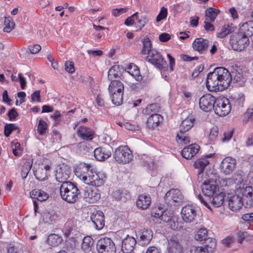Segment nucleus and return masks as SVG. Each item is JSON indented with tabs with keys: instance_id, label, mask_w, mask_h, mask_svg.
I'll return each instance as SVG.
<instances>
[{
	"instance_id": "obj_1",
	"label": "nucleus",
	"mask_w": 253,
	"mask_h": 253,
	"mask_svg": "<svg viewBox=\"0 0 253 253\" xmlns=\"http://www.w3.org/2000/svg\"><path fill=\"white\" fill-rule=\"evenodd\" d=\"M231 82V74L223 67L215 68L207 77L206 86L211 91H222L227 88Z\"/></svg>"
},
{
	"instance_id": "obj_2",
	"label": "nucleus",
	"mask_w": 253,
	"mask_h": 253,
	"mask_svg": "<svg viewBox=\"0 0 253 253\" xmlns=\"http://www.w3.org/2000/svg\"><path fill=\"white\" fill-rule=\"evenodd\" d=\"M89 167L85 164L80 165V168L76 170V174L80 177L84 182L88 185L96 187L100 186L104 184V179L102 175L98 173L89 171Z\"/></svg>"
},
{
	"instance_id": "obj_3",
	"label": "nucleus",
	"mask_w": 253,
	"mask_h": 253,
	"mask_svg": "<svg viewBox=\"0 0 253 253\" xmlns=\"http://www.w3.org/2000/svg\"><path fill=\"white\" fill-rule=\"evenodd\" d=\"M60 194L63 200L69 203H74L78 200L80 192L75 184L65 182L60 186Z\"/></svg>"
},
{
	"instance_id": "obj_4",
	"label": "nucleus",
	"mask_w": 253,
	"mask_h": 253,
	"mask_svg": "<svg viewBox=\"0 0 253 253\" xmlns=\"http://www.w3.org/2000/svg\"><path fill=\"white\" fill-rule=\"evenodd\" d=\"M249 44V39L244 32H235L230 36V44L234 50L243 51Z\"/></svg>"
},
{
	"instance_id": "obj_5",
	"label": "nucleus",
	"mask_w": 253,
	"mask_h": 253,
	"mask_svg": "<svg viewBox=\"0 0 253 253\" xmlns=\"http://www.w3.org/2000/svg\"><path fill=\"white\" fill-rule=\"evenodd\" d=\"M201 189L203 193L211 199V196L217 194L219 191V186L216 180L213 178L207 177V174L204 176V180L202 182Z\"/></svg>"
},
{
	"instance_id": "obj_6",
	"label": "nucleus",
	"mask_w": 253,
	"mask_h": 253,
	"mask_svg": "<svg viewBox=\"0 0 253 253\" xmlns=\"http://www.w3.org/2000/svg\"><path fill=\"white\" fill-rule=\"evenodd\" d=\"M113 157L118 163L126 164L132 160L133 155L127 146H120L115 149Z\"/></svg>"
},
{
	"instance_id": "obj_7",
	"label": "nucleus",
	"mask_w": 253,
	"mask_h": 253,
	"mask_svg": "<svg viewBox=\"0 0 253 253\" xmlns=\"http://www.w3.org/2000/svg\"><path fill=\"white\" fill-rule=\"evenodd\" d=\"M231 109L229 100L225 98H217L214 104V110L219 116H225L229 114Z\"/></svg>"
},
{
	"instance_id": "obj_8",
	"label": "nucleus",
	"mask_w": 253,
	"mask_h": 253,
	"mask_svg": "<svg viewBox=\"0 0 253 253\" xmlns=\"http://www.w3.org/2000/svg\"><path fill=\"white\" fill-rule=\"evenodd\" d=\"M96 250L98 253H116L114 243L109 238L100 239L97 242Z\"/></svg>"
},
{
	"instance_id": "obj_9",
	"label": "nucleus",
	"mask_w": 253,
	"mask_h": 253,
	"mask_svg": "<svg viewBox=\"0 0 253 253\" xmlns=\"http://www.w3.org/2000/svg\"><path fill=\"white\" fill-rule=\"evenodd\" d=\"M146 60L160 69H162L167 66V62L161 54L154 49L149 52Z\"/></svg>"
},
{
	"instance_id": "obj_10",
	"label": "nucleus",
	"mask_w": 253,
	"mask_h": 253,
	"mask_svg": "<svg viewBox=\"0 0 253 253\" xmlns=\"http://www.w3.org/2000/svg\"><path fill=\"white\" fill-rule=\"evenodd\" d=\"M214 154H211L205 156V158H202L197 159L194 164L195 169L198 170L197 173V181L198 182H202L204 180V170L206 166L210 163L207 159L208 158L212 157Z\"/></svg>"
},
{
	"instance_id": "obj_11",
	"label": "nucleus",
	"mask_w": 253,
	"mask_h": 253,
	"mask_svg": "<svg viewBox=\"0 0 253 253\" xmlns=\"http://www.w3.org/2000/svg\"><path fill=\"white\" fill-rule=\"evenodd\" d=\"M216 100L213 96L210 94L203 95L199 100L200 107L206 112L214 109Z\"/></svg>"
},
{
	"instance_id": "obj_12",
	"label": "nucleus",
	"mask_w": 253,
	"mask_h": 253,
	"mask_svg": "<svg viewBox=\"0 0 253 253\" xmlns=\"http://www.w3.org/2000/svg\"><path fill=\"white\" fill-rule=\"evenodd\" d=\"M241 197L244 202V207L246 208H250L253 205V187L247 186L240 190Z\"/></svg>"
},
{
	"instance_id": "obj_13",
	"label": "nucleus",
	"mask_w": 253,
	"mask_h": 253,
	"mask_svg": "<svg viewBox=\"0 0 253 253\" xmlns=\"http://www.w3.org/2000/svg\"><path fill=\"white\" fill-rule=\"evenodd\" d=\"M236 165L235 159L227 157L225 158L220 164L221 171L225 175L231 173L235 169Z\"/></svg>"
},
{
	"instance_id": "obj_14",
	"label": "nucleus",
	"mask_w": 253,
	"mask_h": 253,
	"mask_svg": "<svg viewBox=\"0 0 253 253\" xmlns=\"http://www.w3.org/2000/svg\"><path fill=\"white\" fill-rule=\"evenodd\" d=\"M231 77V81H233L240 86L243 85L247 80L246 73L237 66L233 69Z\"/></svg>"
},
{
	"instance_id": "obj_15",
	"label": "nucleus",
	"mask_w": 253,
	"mask_h": 253,
	"mask_svg": "<svg viewBox=\"0 0 253 253\" xmlns=\"http://www.w3.org/2000/svg\"><path fill=\"white\" fill-rule=\"evenodd\" d=\"M167 251V253H184L183 248L175 236H171L168 240Z\"/></svg>"
},
{
	"instance_id": "obj_16",
	"label": "nucleus",
	"mask_w": 253,
	"mask_h": 253,
	"mask_svg": "<svg viewBox=\"0 0 253 253\" xmlns=\"http://www.w3.org/2000/svg\"><path fill=\"white\" fill-rule=\"evenodd\" d=\"M112 149V147L109 145L97 148L94 151V156L97 160L103 161L111 156Z\"/></svg>"
},
{
	"instance_id": "obj_17",
	"label": "nucleus",
	"mask_w": 253,
	"mask_h": 253,
	"mask_svg": "<svg viewBox=\"0 0 253 253\" xmlns=\"http://www.w3.org/2000/svg\"><path fill=\"white\" fill-rule=\"evenodd\" d=\"M135 239L127 235L122 240L121 250L124 253H131L136 245Z\"/></svg>"
},
{
	"instance_id": "obj_18",
	"label": "nucleus",
	"mask_w": 253,
	"mask_h": 253,
	"mask_svg": "<svg viewBox=\"0 0 253 253\" xmlns=\"http://www.w3.org/2000/svg\"><path fill=\"white\" fill-rule=\"evenodd\" d=\"M93 226L97 230H101L104 226V217L101 211L94 212L90 216Z\"/></svg>"
},
{
	"instance_id": "obj_19",
	"label": "nucleus",
	"mask_w": 253,
	"mask_h": 253,
	"mask_svg": "<svg viewBox=\"0 0 253 253\" xmlns=\"http://www.w3.org/2000/svg\"><path fill=\"white\" fill-rule=\"evenodd\" d=\"M70 170L67 166H63L59 168L56 171L55 174L56 180L62 184L65 182H71L67 180L69 178Z\"/></svg>"
},
{
	"instance_id": "obj_20",
	"label": "nucleus",
	"mask_w": 253,
	"mask_h": 253,
	"mask_svg": "<svg viewBox=\"0 0 253 253\" xmlns=\"http://www.w3.org/2000/svg\"><path fill=\"white\" fill-rule=\"evenodd\" d=\"M181 214L184 221L191 222L194 221L196 216L197 213L194 208L192 206L187 205L182 208Z\"/></svg>"
},
{
	"instance_id": "obj_21",
	"label": "nucleus",
	"mask_w": 253,
	"mask_h": 253,
	"mask_svg": "<svg viewBox=\"0 0 253 253\" xmlns=\"http://www.w3.org/2000/svg\"><path fill=\"white\" fill-rule=\"evenodd\" d=\"M200 146L196 144H192L185 147L181 152L182 156L186 159H189L194 156L199 151Z\"/></svg>"
},
{
	"instance_id": "obj_22",
	"label": "nucleus",
	"mask_w": 253,
	"mask_h": 253,
	"mask_svg": "<svg viewBox=\"0 0 253 253\" xmlns=\"http://www.w3.org/2000/svg\"><path fill=\"white\" fill-rule=\"evenodd\" d=\"M192 46L195 50L202 54L207 50L209 46V41L203 38H197L193 42Z\"/></svg>"
},
{
	"instance_id": "obj_23",
	"label": "nucleus",
	"mask_w": 253,
	"mask_h": 253,
	"mask_svg": "<svg viewBox=\"0 0 253 253\" xmlns=\"http://www.w3.org/2000/svg\"><path fill=\"white\" fill-rule=\"evenodd\" d=\"M228 205L229 208L233 211L239 210L242 206H244V202L241 197L237 195H233L229 199Z\"/></svg>"
},
{
	"instance_id": "obj_24",
	"label": "nucleus",
	"mask_w": 253,
	"mask_h": 253,
	"mask_svg": "<svg viewBox=\"0 0 253 253\" xmlns=\"http://www.w3.org/2000/svg\"><path fill=\"white\" fill-rule=\"evenodd\" d=\"M84 198L86 202L90 203H94L97 201L100 198V194L98 192L96 187L94 189H89L85 191Z\"/></svg>"
},
{
	"instance_id": "obj_25",
	"label": "nucleus",
	"mask_w": 253,
	"mask_h": 253,
	"mask_svg": "<svg viewBox=\"0 0 253 253\" xmlns=\"http://www.w3.org/2000/svg\"><path fill=\"white\" fill-rule=\"evenodd\" d=\"M136 203L138 208L146 210L151 203V198L149 195L141 194L138 196Z\"/></svg>"
},
{
	"instance_id": "obj_26",
	"label": "nucleus",
	"mask_w": 253,
	"mask_h": 253,
	"mask_svg": "<svg viewBox=\"0 0 253 253\" xmlns=\"http://www.w3.org/2000/svg\"><path fill=\"white\" fill-rule=\"evenodd\" d=\"M78 135L83 139L91 140L94 137V132L90 128L80 126L77 130Z\"/></svg>"
},
{
	"instance_id": "obj_27",
	"label": "nucleus",
	"mask_w": 253,
	"mask_h": 253,
	"mask_svg": "<svg viewBox=\"0 0 253 253\" xmlns=\"http://www.w3.org/2000/svg\"><path fill=\"white\" fill-rule=\"evenodd\" d=\"M140 244L142 246L148 245L153 237V232L150 229H143L140 231Z\"/></svg>"
},
{
	"instance_id": "obj_28",
	"label": "nucleus",
	"mask_w": 253,
	"mask_h": 253,
	"mask_svg": "<svg viewBox=\"0 0 253 253\" xmlns=\"http://www.w3.org/2000/svg\"><path fill=\"white\" fill-rule=\"evenodd\" d=\"M111 196L116 200L126 201L130 198L129 192L124 189H118L112 192Z\"/></svg>"
},
{
	"instance_id": "obj_29",
	"label": "nucleus",
	"mask_w": 253,
	"mask_h": 253,
	"mask_svg": "<svg viewBox=\"0 0 253 253\" xmlns=\"http://www.w3.org/2000/svg\"><path fill=\"white\" fill-rule=\"evenodd\" d=\"M149 116L147 119V125L150 128L153 129L158 126L159 124L163 121V117L158 114Z\"/></svg>"
},
{
	"instance_id": "obj_30",
	"label": "nucleus",
	"mask_w": 253,
	"mask_h": 253,
	"mask_svg": "<svg viewBox=\"0 0 253 253\" xmlns=\"http://www.w3.org/2000/svg\"><path fill=\"white\" fill-rule=\"evenodd\" d=\"M194 121L195 119L192 116H188L184 120L180 125L179 132L180 133H184L190 130L193 126Z\"/></svg>"
},
{
	"instance_id": "obj_31",
	"label": "nucleus",
	"mask_w": 253,
	"mask_h": 253,
	"mask_svg": "<svg viewBox=\"0 0 253 253\" xmlns=\"http://www.w3.org/2000/svg\"><path fill=\"white\" fill-rule=\"evenodd\" d=\"M110 94L114 92H123L124 89L123 84L120 81H111L108 88Z\"/></svg>"
},
{
	"instance_id": "obj_32",
	"label": "nucleus",
	"mask_w": 253,
	"mask_h": 253,
	"mask_svg": "<svg viewBox=\"0 0 253 253\" xmlns=\"http://www.w3.org/2000/svg\"><path fill=\"white\" fill-rule=\"evenodd\" d=\"M30 196L32 198L37 199L38 201L42 202L46 200L49 197L47 193L41 189H34L30 192Z\"/></svg>"
},
{
	"instance_id": "obj_33",
	"label": "nucleus",
	"mask_w": 253,
	"mask_h": 253,
	"mask_svg": "<svg viewBox=\"0 0 253 253\" xmlns=\"http://www.w3.org/2000/svg\"><path fill=\"white\" fill-rule=\"evenodd\" d=\"M124 70V68L118 65H115L112 66L109 70L108 73V78L113 81L114 79L119 77L121 75V71Z\"/></svg>"
},
{
	"instance_id": "obj_34",
	"label": "nucleus",
	"mask_w": 253,
	"mask_h": 253,
	"mask_svg": "<svg viewBox=\"0 0 253 253\" xmlns=\"http://www.w3.org/2000/svg\"><path fill=\"white\" fill-rule=\"evenodd\" d=\"M45 222L51 223L55 222L58 218L57 213L53 210L45 211L42 215Z\"/></svg>"
},
{
	"instance_id": "obj_35",
	"label": "nucleus",
	"mask_w": 253,
	"mask_h": 253,
	"mask_svg": "<svg viewBox=\"0 0 253 253\" xmlns=\"http://www.w3.org/2000/svg\"><path fill=\"white\" fill-rule=\"evenodd\" d=\"M220 11L215 8L209 7L205 11L206 20L212 22L214 21Z\"/></svg>"
},
{
	"instance_id": "obj_36",
	"label": "nucleus",
	"mask_w": 253,
	"mask_h": 253,
	"mask_svg": "<svg viewBox=\"0 0 253 253\" xmlns=\"http://www.w3.org/2000/svg\"><path fill=\"white\" fill-rule=\"evenodd\" d=\"M216 245V241L212 238H208L203 243V247L210 253H211L215 249Z\"/></svg>"
},
{
	"instance_id": "obj_37",
	"label": "nucleus",
	"mask_w": 253,
	"mask_h": 253,
	"mask_svg": "<svg viewBox=\"0 0 253 253\" xmlns=\"http://www.w3.org/2000/svg\"><path fill=\"white\" fill-rule=\"evenodd\" d=\"M240 32H244L246 35L252 36L253 35V21L250 20L244 23L240 28Z\"/></svg>"
},
{
	"instance_id": "obj_38",
	"label": "nucleus",
	"mask_w": 253,
	"mask_h": 253,
	"mask_svg": "<svg viewBox=\"0 0 253 253\" xmlns=\"http://www.w3.org/2000/svg\"><path fill=\"white\" fill-rule=\"evenodd\" d=\"M93 240L90 236L84 237L83 240L82 248L85 252H89L91 250Z\"/></svg>"
},
{
	"instance_id": "obj_39",
	"label": "nucleus",
	"mask_w": 253,
	"mask_h": 253,
	"mask_svg": "<svg viewBox=\"0 0 253 253\" xmlns=\"http://www.w3.org/2000/svg\"><path fill=\"white\" fill-rule=\"evenodd\" d=\"M223 194L219 191L218 194L211 196V201L212 205L215 207H219L221 206L223 203Z\"/></svg>"
},
{
	"instance_id": "obj_40",
	"label": "nucleus",
	"mask_w": 253,
	"mask_h": 253,
	"mask_svg": "<svg viewBox=\"0 0 253 253\" xmlns=\"http://www.w3.org/2000/svg\"><path fill=\"white\" fill-rule=\"evenodd\" d=\"M160 107L157 104H151L148 105L144 109L142 113L145 115H151L153 114H158L157 113L159 111Z\"/></svg>"
},
{
	"instance_id": "obj_41",
	"label": "nucleus",
	"mask_w": 253,
	"mask_h": 253,
	"mask_svg": "<svg viewBox=\"0 0 253 253\" xmlns=\"http://www.w3.org/2000/svg\"><path fill=\"white\" fill-rule=\"evenodd\" d=\"M62 241V238L58 235L55 234H51L48 236L47 239V242L49 245L55 247L59 245Z\"/></svg>"
},
{
	"instance_id": "obj_42",
	"label": "nucleus",
	"mask_w": 253,
	"mask_h": 253,
	"mask_svg": "<svg viewBox=\"0 0 253 253\" xmlns=\"http://www.w3.org/2000/svg\"><path fill=\"white\" fill-rule=\"evenodd\" d=\"M129 71L127 73L130 74L136 81H140L142 79L141 76L140 75V71L138 67L134 64H131L128 68ZM126 72V71L125 70Z\"/></svg>"
},
{
	"instance_id": "obj_43",
	"label": "nucleus",
	"mask_w": 253,
	"mask_h": 253,
	"mask_svg": "<svg viewBox=\"0 0 253 253\" xmlns=\"http://www.w3.org/2000/svg\"><path fill=\"white\" fill-rule=\"evenodd\" d=\"M234 31L233 27H231L229 25H225L222 27L221 31L217 34V36L218 38H223Z\"/></svg>"
},
{
	"instance_id": "obj_44",
	"label": "nucleus",
	"mask_w": 253,
	"mask_h": 253,
	"mask_svg": "<svg viewBox=\"0 0 253 253\" xmlns=\"http://www.w3.org/2000/svg\"><path fill=\"white\" fill-rule=\"evenodd\" d=\"M143 47L141 50V53L143 54H149V52L152 50L151 49V42L149 38H144L142 41Z\"/></svg>"
},
{
	"instance_id": "obj_45",
	"label": "nucleus",
	"mask_w": 253,
	"mask_h": 253,
	"mask_svg": "<svg viewBox=\"0 0 253 253\" xmlns=\"http://www.w3.org/2000/svg\"><path fill=\"white\" fill-rule=\"evenodd\" d=\"M123 92H114L110 94L112 103L116 105H120L123 102Z\"/></svg>"
},
{
	"instance_id": "obj_46",
	"label": "nucleus",
	"mask_w": 253,
	"mask_h": 253,
	"mask_svg": "<svg viewBox=\"0 0 253 253\" xmlns=\"http://www.w3.org/2000/svg\"><path fill=\"white\" fill-rule=\"evenodd\" d=\"M4 23L5 27L3 30L4 32L9 33L14 28L15 23L10 17L5 18Z\"/></svg>"
},
{
	"instance_id": "obj_47",
	"label": "nucleus",
	"mask_w": 253,
	"mask_h": 253,
	"mask_svg": "<svg viewBox=\"0 0 253 253\" xmlns=\"http://www.w3.org/2000/svg\"><path fill=\"white\" fill-rule=\"evenodd\" d=\"M208 231L206 228H201L195 235V239L196 240H205L207 236Z\"/></svg>"
},
{
	"instance_id": "obj_48",
	"label": "nucleus",
	"mask_w": 253,
	"mask_h": 253,
	"mask_svg": "<svg viewBox=\"0 0 253 253\" xmlns=\"http://www.w3.org/2000/svg\"><path fill=\"white\" fill-rule=\"evenodd\" d=\"M32 167V164L30 162H26L23 165L21 175L22 179H25L27 176Z\"/></svg>"
},
{
	"instance_id": "obj_49",
	"label": "nucleus",
	"mask_w": 253,
	"mask_h": 253,
	"mask_svg": "<svg viewBox=\"0 0 253 253\" xmlns=\"http://www.w3.org/2000/svg\"><path fill=\"white\" fill-rule=\"evenodd\" d=\"M170 192H171L173 201L175 203H179L181 201L183 196L178 189H172L170 190Z\"/></svg>"
},
{
	"instance_id": "obj_50",
	"label": "nucleus",
	"mask_w": 253,
	"mask_h": 253,
	"mask_svg": "<svg viewBox=\"0 0 253 253\" xmlns=\"http://www.w3.org/2000/svg\"><path fill=\"white\" fill-rule=\"evenodd\" d=\"M17 126L13 124H6L4 126V134L6 137H8L12 131L16 129Z\"/></svg>"
},
{
	"instance_id": "obj_51",
	"label": "nucleus",
	"mask_w": 253,
	"mask_h": 253,
	"mask_svg": "<svg viewBox=\"0 0 253 253\" xmlns=\"http://www.w3.org/2000/svg\"><path fill=\"white\" fill-rule=\"evenodd\" d=\"M47 125L45 122L42 120L39 121V125L38 126V131L40 135H43L45 133L47 129Z\"/></svg>"
},
{
	"instance_id": "obj_52",
	"label": "nucleus",
	"mask_w": 253,
	"mask_h": 253,
	"mask_svg": "<svg viewBox=\"0 0 253 253\" xmlns=\"http://www.w3.org/2000/svg\"><path fill=\"white\" fill-rule=\"evenodd\" d=\"M243 173L242 171H238L234 173L232 176V178L235 183L240 184L243 182L244 178L242 175Z\"/></svg>"
},
{
	"instance_id": "obj_53",
	"label": "nucleus",
	"mask_w": 253,
	"mask_h": 253,
	"mask_svg": "<svg viewBox=\"0 0 253 253\" xmlns=\"http://www.w3.org/2000/svg\"><path fill=\"white\" fill-rule=\"evenodd\" d=\"M233 100L235 105L243 107L245 101V96L243 93L238 94L237 95L234 96Z\"/></svg>"
},
{
	"instance_id": "obj_54",
	"label": "nucleus",
	"mask_w": 253,
	"mask_h": 253,
	"mask_svg": "<svg viewBox=\"0 0 253 253\" xmlns=\"http://www.w3.org/2000/svg\"><path fill=\"white\" fill-rule=\"evenodd\" d=\"M137 23L140 29H141L149 21V18L146 15H142L140 17L137 16Z\"/></svg>"
},
{
	"instance_id": "obj_55",
	"label": "nucleus",
	"mask_w": 253,
	"mask_h": 253,
	"mask_svg": "<svg viewBox=\"0 0 253 253\" xmlns=\"http://www.w3.org/2000/svg\"><path fill=\"white\" fill-rule=\"evenodd\" d=\"M173 217L171 212L169 211H164L160 218L164 222L169 223Z\"/></svg>"
},
{
	"instance_id": "obj_56",
	"label": "nucleus",
	"mask_w": 253,
	"mask_h": 253,
	"mask_svg": "<svg viewBox=\"0 0 253 253\" xmlns=\"http://www.w3.org/2000/svg\"><path fill=\"white\" fill-rule=\"evenodd\" d=\"M42 49L41 46L38 44L29 45L27 52L31 54H36Z\"/></svg>"
},
{
	"instance_id": "obj_57",
	"label": "nucleus",
	"mask_w": 253,
	"mask_h": 253,
	"mask_svg": "<svg viewBox=\"0 0 253 253\" xmlns=\"http://www.w3.org/2000/svg\"><path fill=\"white\" fill-rule=\"evenodd\" d=\"M35 175L36 178L40 181H43L47 178L46 173L42 169H39L35 172Z\"/></svg>"
},
{
	"instance_id": "obj_58",
	"label": "nucleus",
	"mask_w": 253,
	"mask_h": 253,
	"mask_svg": "<svg viewBox=\"0 0 253 253\" xmlns=\"http://www.w3.org/2000/svg\"><path fill=\"white\" fill-rule=\"evenodd\" d=\"M176 139L180 140L181 143H183L184 144H188L190 142V138L187 136L184 135V133H180V132L177 134Z\"/></svg>"
},
{
	"instance_id": "obj_59",
	"label": "nucleus",
	"mask_w": 253,
	"mask_h": 253,
	"mask_svg": "<svg viewBox=\"0 0 253 253\" xmlns=\"http://www.w3.org/2000/svg\"><path fill=\"white\" fill-rule=\"evenodd\" d=\"M168 14L167 9L165 7H162L160 12L156 17V21L160 22L162 20L166 18Z\"/></svg>"
},
{
	"instance_id": "obj_60",
	"label": "nucleus",
	"mask_w": 253,
	"mask_h": 253,
	"mask_svg": "<svg viewBox=\"0 0 253 253\" xmlns=\"http://www.w3.org/2000/svg\"><path fill=\"white\" fill-rule=\"evenodd\" d=\"M138 12H135L131 16L128 17L125 21L124 24L126 26H131L134 23L135 20L137 18Z\"/></svg>"
},
{
	"instance_id": "obj_61",
	"label": "nucleus",
	"mask_w": 253,
	"mask_h": 253,
	"mask_svg": "<svg viewBox=\"0 0 253 253\" xmlns=\"http://www.w3.org/2000/svg\"><path fill=\"white\" fill-rule=\"evenodd\" d=\"M168 224L170 228L173 230H177L180 228V226L179 223L176 221L175 217H173Z\"/></svg>"
},
{
	"instance_id": "obj_62",
	"label": "nucleus",
	"mask_w": 253,
	"mask_h": 253,
	"mask_svg": "<svg viewBox=\"0 0 253 253\" xmlns=\"http://www.w3.org/2000/svg\"><path fill=\"white\" fill-rule=\"evenodd\" d=\"M65 69L69 73L72 74L75 72L74 63L71 61H66L65 63Z\"/></svg>"
},
{
	"instance_id": "obj_63",
	"label": "nucleus",
	"mask_w": 253,
	"mask_h": 253,
	"mask_svg": "<svg viewBox=\"0 0 253 253\" xmlns=\"http://www.w3.org/2000/svg\"><path fill=\"white\" fill-rule=\"evenodd\" d=\"M165 201L168 205H172L175 203L174 201H173L170 190L166 193L165 196Z\"/></svg>"
},
{
	"instance_id": "obj_64",
	"label": "nucleus",
	"mask_w": 253,
	"mask_h": 253,
	"mask_svg": "<svg viewBox=\"0 0 253 253\" xmlns=\"http://www.w3.org/2000/svg\"><path fill=\"white\" fill-rule=\"evenodd\" d=\"M253 120V108H249L247 110L244 116V122Z\"/></svg>"
}]
</instances>
